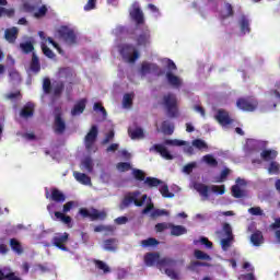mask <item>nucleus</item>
I'll return each instance as SVG.
<instances>
[{
	"label": "nucleus",
	"instance_id": "nucleus-1",
	"mask_svg": "<svg viewBox=\"0 0 280 280\" xmlns=\"http://www.w3.org/2000/svg\"><path fill=\"white\" fill-rule=\"evenodd\" d=\"M144 264L145 266L152 267L156 264V267L160 270L165 269V275L170 277V279L178 280V272L172 268H176V259L164 257L161 258V254L159 253H147L144 255Z\"/></svg>",
	"mask_w": 280,
	"mask_h": 280
},
{
	"label": "nucleus",
	"instance_id": "nucleus-2",
	"mask_svg": "<svg viewBox=\"0 0 280 280\" xmlns=\"http://www.w3.org/2000/svg\"><path fill=\"white\" fill-rule=\"evenodd\" d=\"M139 196H141V192L139 190L128 192L120 203V209H128V207H130L132 202L136 207H143L145 200L148 199V195H143L140 200Z\"/></svg>",
	"mask_w": 280,
	"mask_h": 280
},
{
	"label": "nucleus",
	"instance_id": "nucleus-3",
	"mask_svg": "<svg viewBox=\"0 0 280 280\" xmlns=\"http://www.w3.org/2000/svg\"><path fill=\"white\" fill-rule=\"evenodd\" d=\"M162 104L165 106L170 117H176L178 115V98L176 94L170 92L162 97Z\"/></svg>",
	"mask_w": 280,
	"mask_h": 280
},
{
	"label": "nucleus",
	"instance_id": "nucleus-4",
	"mask_svg": "<svg viewBox=\"0 0 280 280\" xmlns=\"http://www.w3.org/2000/svg\"><path fill=\"white\" fill-rule=\"evenodd\" d=\"M236 107L245 113H255V109L259 107V101L254 96L240 97L236 101Z\"/></svg>",
	"mask_w": 280,
	"mask_h": 280
},
{
	"label": "nucleus",
	"instance_id": "nucleus-5",
	"mask_svg": "<svg viewBox=\"0 0 280 280\" xmlns=\"http://www.w3.org/2000/svg\"><path fill=\"white\" fill-rule=\"evenodd\" d=\"M98 136H100V129L97 128V125H93L84 137L85 150H88L89 152H97V147H95V141H97Z\"/></svg>",
	"mask_w": 280,
	"mask_h": 280
},
{
	"label": "nucleus",
	"instance_id": "nucleus-6",
	"mask_svg": "<svg viewBox=\"0 0 280 280\" xmlns=\"http://www.w3.org/2000/svg\"><path fill=\"white\" fill-rule=\"evenodd\" d=\"M120 55L124 60L130 63H135L139 60V50H137L132 44H125L120 49Z\"/></svg>",
	"mask_w": 280,
	"mask_h": 280
},
{
	"label": "nucleus",
	"instance_id": "nucleus-7",
	"mask_svg": "<svg viewBox=\"0 0 280 280\" xmlns=\"http://www.w3.org/2000/svg\"><path fill=\"white\" fill-rule=\"evenodd\" d=\"M79 213L82 218H90L92 222H95V220H106V211H100L95 208H92V211H89L86 208H81Z\"/></svg>",
	"mask_w": 280,
	"mask_h": 280
},
{
	"label": "nucleus",
	"instance_id": "nucleus-8",
	"mask_svg": "<svg viewBox=\"0 0 280 280\" xmlns=\"http://www.w3.org/2000/svg\"><path fill=\"white\" fill-rule=\"evenodd\" d=\"M59 37L68 45H75L77 36L75 32L68 26H61L58 31Z\"/></svg>",
	"mask_w": 280,
	"mask_h": 280
},
{
	"label": "nucleus",
	"instance_id": "nucleus-9",
	"mask_svg": "<svg viewBox=\"0 0 280 280\" xmlns=\"http://www.w3.org/2000/svg\"><path fill=\"white\" fill-rule=\"evenodd\" d=\"M67 242H69V233L65 232L63 234H57L52 238V246H56L59 250L68 253L69 247H67Z\"/></svg>",
	"mask_w": 280,
	"mask_h": 280
},
{
	"label": "nucleus",
	"instance_id": "nucleus-10",
	"mask_svg": "<svg viewBox=\"0 0 280 280\" xmlns=\"http://www.w3.org/2000/svg\"><path fill=\"white\" fill-rule=\"evenodd\" d=\"M54 130L56 135H63L67 130V124L62 119V114L60 112L55 115Z\"/></svg>",
	"mask_w": 280,
	"mask_h": 280
},
{
	"label": "nucleus",
	"instance_id": "nucleus-11",
	"mask_svg": "<svg viewBox=\"0 0 280 280\" xmlns=\"http://www.w3.org/2000/svg\"><path fill=\"white\" fill-rule=\"evenodd\" d=\"M217 121L220 124V126H231L233 124V119L231 116H229V112L224 109H219L215 115Z\"/></svg>",
	"mask_w": 280,
	"mask_h": 280
},
{
	"label": "nucleus",
	"instance_id": "nucleus-12",
	"mask_svg": "<svg viewBox=\"0 0 280 280\" xmlns=\"http://www.w3.org/2000/svg\"><path fill=\"white\" fill-rule=\"evenodd\" d=\"M152 150H154V152H158V154H160L162 159H165L166 161H172L174 159V155H172V153H170L167 148H165V145L163 144H154L150 149V152H152Z\"/></svg>",
	"mask_w": 280,
	"mask_h": 280
},
{
	"label": "nucleus",
	"instance_id": "nucleus-13",
	"mask_svg": "<svg viewBox=\"0 0 280 280\" xmlns=\"http://www.w3.org/2000/svg\"><path fill=\"white\" fill-rule=\"evenodd\" d=\"M150 30L145 28L140 35L137 36L136 43L138 47H148L150 45Z\"/></svg>",
	"mask_w": 280,
	"mask_h": 280
},
{
	"label": "nucleus",
	"instance_id": "nucleus-14",
	"mask_svg": "<svg viewBox=\"0 0 280 280\" xmlns=\"http://www.w3.org/2000/svg\"><path fill=\"white\" fill-rule=\"evenodd\" d=\"M103 248L107 253H117V249L119 248V240L117 238H107L103 242Z\"/></svg>",
	"mask_w": 280,
	"mask_h": 280
},
{
	"label": "nucleus",
	"instance_id": "nucleus-15",
	"mask_svg": "<svg viewBox=\"0 0 280 280\" xmlns=\"http://www.w3.org/2000/svg\"><path fill=\"white\" fill-rule=\"evenodd\" d=\"M166 80L173 89H180L183 86V79L178 75L174 74V72L167 71L166 72Z\"/></svg>",
	"mask_w": 280,
	"mask_h": 280
},
{
	"label": "nucleus",
	"instance_id": "nucleus-16",
	"mask_svg": "<svg viewBox=\"0 0 280 280\" xmlns=\"http://www.w3.org/2000/svg\"><path fill=\"white\" fill-rule=\"evenodd\" d=\"M130 16L132 20H135L136 25H143V23H145L143 11L139 7H136L130 11Z\"/></svg>",
	"mask_w": 280,
	"mask_h": 280
},
{
	"label": "nucleus",
	"instance_id": "nucleus-17",
	"mask_svg": "<svg viewBox=\"0 0 280 280\" xmlns=\"http://www.w3.org/2000/svg\"><path fill=\"white\" fill-rule=\"evenodd\" d=\"M34 103H26L20 112V117H22L23 119H30V117H34Z\"/></svg>",
	"mask_w": 280,
	"mask_h": 280
},
{
	"label": "nucleus",
	"instance_id": "nucleus-18",
	"mask_svg": "<svg viewBox=\"0 0 280 280\" xmlns=\"http://www.w3.org/2000/svg\"><path fill=\"white\" fill-rule=\"evenodd\" d=\"M86 109V98L80 100L77 104H74L73 108L71 109V115L75 117V115H82Z\"/></svg>",
	"mask_w": 280,
	"mask_h": 280
},
{
	"label": "nucleus",
	"instance_id": "nucleus-19",
	"mask_svg": "<svg viewBox=\"0 0 280 280\" xmlns=\"http://www.w3.org/2000/svg\"><path fill=\"white\" fill-rule=\"evenodd\" d=\"M19 37V28L12 27L7 28L4 32V38L8 43L14 44L16 43V38Z\"/></svg>",
	"mask_w": 280,
	"mask_h": 280
},
{
	"label": "nucleus",
	"instance_id": "nucleus-20",
	"mask_svg": "<svg viewBox=\"0 0 280 280\" xmlns=\"http://www.w3.org/2000/svg\"><path fill=\"white\" fill-rule=\"evenodd\" d=\"M278 155H279V152L272 149H265L260 153V156L265 162H268V161L272 162L275 161V159H277Z\"/></svg>",
	"mask_w": 280,
	"mask_h": 280
},
{
	"label": "nucleus",
	"instance_id": "nucleus-21",
	"mask_svg": "<svg viewBox=\"0 0 280 280\" xmlns=\"http://www.w3.org/2000/svg\"><path fill=\"white\" fill-rule=\"evenodd\" d=\"M265 238H264V233L259 230H256L252 235H250V243L253 246H261L264 244Z\"/></svg>",
	"mask_w": 280,
	"mask_h": 280
},
{
	"label": "nucleus",
	"instance_id": "nucleus-22",
	"mask_svg": "<svg viewBox=\"0 0 280 280\" xmlns=\"http://www.w3.org/2000/svg\"><path fill=\"white\" fill-rule=\"evenodd\" d=\"M159 71V65L156 63H150L148 61H144L141 63L140 73L141 75H148L150 71Z\"/></svg>",
	"mask_w": 280,
	"mask_h": 280
},
{
	"label": "nucleus",
	"instance_id": "nucleus-23",
	"mask_svg": "<svg viewBox=\"0 0 280 280\" xmlns=\"http://www.w3.org/2000/svg\"><path fill=\"white\" fill-rule=\"evenodd\" d=\"M30 69H31V71H33V73L40 72V59H38V55H36V52L32 54Z\"/></svg>",
	"mask_w": 280,
	"mask_h": 280
},
{
	"label": "nucleus",
	"instance_id": "nucleus-24",
	"mask_svg": "<svg viewBox=\"0 0 280 280\" xmlns=\"http://www.w3.org/2000/svg\"><path fill=\"white\" fill-rule=\"evenodd\" d=\"M50 200H52L54 202H65V200H67V197L58 188H52Z\"/></svg>",
	"mask_w": 280,
	"mask_h": 280
},
{
	"label": "nucleus",
	"instance_id": "nucleus-25",
	"mask_svg": "<svg viewBox=\"0 0 280 280\" xmlns=\"http://www.w3.org/2000/svg\"><path fill=\"white\" fill-rule=\"evenodd\" d=\"M73 176L81 185H91V177L85 173L73 172Z\"/></svg>",
	"mask_w": 280,
	"mask_h": 280
},
{
	"label": "nucleus",
	"instance_id": "nucleus-26",
	"mask_svg": "<svg viewBox=\"0 0 280 280\" xmlns=\"http://www.w3.org/2000/svg\"><path fill=\"white\" fill-rule=\"evenodd\" d=\"M93 264L95 265V268H97V270H102L104 275H108V272H110V267H108L104 260L94 259Z\"/></svg>",
	"mask_w": 280,
	"mask_h": 280
},
{
	"label": "nucleus",
	"instance_id": "nucleus-27",
	"mask_svg": "<svg viewBox=\"0 0 280 280\" xmlns=\"http://www.w3.org/2000/svg\"><path fill=\"white\" fill-rule=\"evenodd\" d=\"M10 246L13 253H16L18 255H23V246L21 245V242H19L16 238L10 240Z\"/></svg>",
	"mask_w": 280,
	"mask_h": 280
},
{
	"label": "nucleus",
	"instance_id": "nucleus-28",
	"mask_svg": "<svg viewBox=\"0 0 280 280\" xmlns=\"http://www.w3.org/2000/svg\"><path fill=\"white\" fill-rule=\"evenodd\" d=\"M163 135H174V124L170 122L168 120H164L161 125Z\"/></svg>",
	"mask_w": 280,
	"mask_h": 280
},
{
	"label": "nucleus",
	"instance_id": "nucleus-29",
	"mask_svg": "<svg viewBox=\"0 0 280 280\" xmlns=\"http://www.w3.org/2000/svg\"><path fill=\"white\" fill-rule=\"evenodd\" d=\"M187 233V229L183 225H172L171 226V235L175 237H179V235H185Z\"/></svg>",
	"mask_w": 280,
	"mask_h": 280
},
{
	"label": "nucleus",
	"instance_id": "nucleus-30",
	"mask_svg": "<svg viewBox=\"0 0 280 280\" xmlns=\"http://www.w3.org/2000/svg\"><path fill=\"white\" fill-rule=\"evenodd\" d=\"M240 25H241V32L243 34H250V22L246 19L245 15L241 18Z\"/></svg>",
	"mask_w": 280,
	"mask_h": 280
},
{
	"label": "nucleus",
	"instance_id": "nucleus-31",
	"mask_svg": "<svg viewBox=\"0 0 280 280\" xmlns=\"http://www.w3.org/2000/svg\"><path fill=\"white\" fill-rule=\"evenodd\" d=\"M140 246H142V248H150L151 246H159V241L154 237H149L147 240H142L140 242Z\"/></svg>",
	"mask_w": 280,
	"mask_h": 280
},
{
	"label": "nucleus",
	"instance_id": "nucleus-32",
	"mask_svg": "<svg viewBox=\"0 0 280 280\" xmlns=\"http://www.w3.org/2000/svg\"><path fill=\"white\" fill-rule=\"evenodd\" d=\"M195 188L198 194H200V196H202L203 198H209V186L205 184H197Z\"/></svg>",
	"mask_w": 280,
	"mask_h": 280
},
{
	"label": "nucleus",
	"instance_id": "nucleus-33",
	"mask_svg": "<svg viewBox=\"0 0 280 280\" xmlns=\"http://www.w3.org/2000/svg\"><path fill=\"white\" fill-rule=\"evenodd\" d=\"M144 185H148V187H159V185H163V180L156 177H147L144 179Z\"/></svg>",
	"mask_w": 280,
	"mask_h": 280
},
{
	"label": "nucleus",
	"instance_id": "nucleus-34",
	"mask_svg": "<svg viewBox=\"0 0 280 280\" xmlns=\"http://www.w3.org/2000/svg\"><path fill=\"white\" fill-rule=\"evenodd\" d=\"M192 148L197 150H209V144L202 139H195L192 140Z\"/></svg>",
	"mask_w": 280,
	"mask_h": 280
},
{
	"label": "nucleus",
	"instance_id": "nucleus-35",
	"mask_svg": "<svg viewBox=\"0 0 280 280\" xmlns=\"http://www.w3.org/2000/svg\"><path fill=\"white\" fill-rule=\"evenodd\" d=\"M268 174H280V164L277 161H271L268 167Z\"/></svg>",
	"mask_w": 280,
	"mask_h": 280
},
{
	"label": "nucleus",
	"instance_id": "nucleus-36",
	"mask_svg": "<svg viewBox=\"0 0 280 280\" xmlns=\"http://www.w3.org/2000/svg\"><path fill=\"white\" fill-rule=\"evenodd\" d=\"M132 176L136 180H139L140 183L145 182V172L139 170V168H132Z\"/></svg>",
	"mask_w": 280,
	"mask_h": 280
},
{
	"label": "nucleus",
	"instance_id": "nucleus-37",
	"mask_svg": "<svg viewBox=\"0 0 280 280\" xmlns=\"http://www.w3.org/2000/svg\"><path fill=\"white\" fill-rule=\"evenodd\" d=\"M194 256L196 257V259H201L203 261H211V256H209V254L200 249H195Z\"/></svg>",
	"mask_w": 280,
	"mask_h": 280
},
{
	"label": "nucleus",
	"instance_id": "nucleus-38",
	"mask_svg": "<svg viewBox=\"0 0 280 280\" xmlns=\"http://www.w3.org/2000/svg\"><path fill=\"white\" fill-rule=\"evenodd\" d=\"M20 49H22L23 54H32L34 51V44L32 42L21 43Z\"/></svg>",
	"mask_w": 280,
	"mask_h": 280
},
{
	"label": "nucleus",
	"instance_id": "nucleus-39",
	"mask_svg": "<svg viewBox=\"0 0 280 280\" xmlns=\"http://www.w3.org/2000/svg\"><path fill=\"white\" fill-rule=\"evenodd\" d=\"M164 145H174V147L180 148L182 145H187V141L178 140V139H174V140L166 139L164 141Z\"/></svg>",
	"mask_w": 280,
	"mask_h": 280
},
{
	"label": "nucleus",
	"instance_id": "nucleus-40",
	"mask_svg": "<svg viewBox=\"0 0 280 280\" xmlns=\"http://www.w3.org/2000/svg\"><path fill=\"white\" fill-rule=\"evenodd\" d=\"M202 160L205 161V163H207V165H209L210 167H218V160H215V158H213V155L211 154H207L202 158Z\"/></svg>",
	"mask_w": 280,
	"mask_h": 280
},
{
	"label": "nucleus",
	"instance_id": "nucleus-41",
	"mask_svg": "<svg viewBox=\"0 0 280 280\" xmlns=\"http://www.w3.org/2000/svg\"><path fill=\"white\" fill-rule=\"evenodd\" d=\"M42 51L44 56H46V58H49L50 60H54V58H56V54H54V50L47 47V45L45 44H42Z\"/></svg>",
	"mask_w": 280,
	"mask_h": 280
},
{
	"label": "nucleus",
	"instance_id": "nucleus-42",
	"mask_svg": "<svg viewBox=\"0 0 280 280\" xmlns=\"http://www.w3.org/2000/svg\"><path fill=\"white\" fill-rule=\"evenodd\" d=\"M130 139H142L143 137V129L136 128L135 130H128Z\"/></svg>",
	"mask_w": 280,
	"mask_h": 280
},
{
	"label": "nucleus",
	"instance_id": "nucleus-43",
	"mask_svg": "<svg viewBox=\"0 0 280 280\" xmlns=\"http://www.w3.org/2000/svg\"><path fill=\"white\" fill-rule=\"evenodd\" d=\"M116 168L118 170V172H130V170H132V165L130 164V162H119L116 165Z\"/></svg>",
	"mask_w": 280,
	"mask_h": 280
},
{
	"label": "nucleus",
	"instance_id": "nucleus-44",
	"mask_svg": "<svg viewBox=\"0 0 280 280\" xmlns=\"http://www.w3.org/2000/svg\"><path fill=\"white\" fill-rule=\"evenodd\" d=\"M55 218H57L58 220H60L61 222H63V224H71V217L66 215L62 212L56 211L55 212Z\"/></svg>",
	"mask_w": 280,
	"mask_h": 280
},
{
	"label": "nucleus",
	"instance_id": "nucleus-45",
	"mask_svg": "<svg viewBox=\"0 0 280 280\" xmlns=\"http://www.w3.org/2000/svg\"><path fill=\"white\" fill-rule=\"evenodd\" d=\"M160 194H162L163 198H174V194L170 192V187L167 184L160 187Z\"/></svg>",
	"mask_w": 280,
	"mask_h": 280
},
{
	"label": "nucleus",
	"instance_id": "nucleus-46",
	"mask_svg": "<svg viewBox=\"0 0 280 280\" xmlns=\"http://www.w3.org/2000/svg\"><path fill=\"white\" fill-rule=\"evenodd\" d=\"M232 196L233 198H244V190L240 188V185L232 186Z\"/></svg>",
	"mask_w": 280,
	"mask_h": 280
},
{
	"label": "nucleus",
	"instance_id": "nucleus-47",
	"mask_svg": "<svg viewBox=\"0 0 280 280\" xmlns=\"http://www.w3.org/2000/svg\"><path fill=\"white\" fill-rule=\"evenodd\" d=\"M62 91H65V83L58 82L54 88V96L60 97V95H62Z\"/></svg>",
	"mask_w": 280,
	"mask_h": 280
},
{
	"label": "nucleus",
	"instance_id": "nucleus-48",
	"mask_svg": "<svg viewBox=\"0 0 280 280\" xmlns=\"http://www.w3.org/2000/svg\"><path fill=\"white\" fill-rule=\"evenodd\" d=\"M210 189L211 191H213V194H219V196H224L226 191V187L224 185H221V186L212 185Z\"/></svg>",
	"mask_w": 280,
	"mask_h": 280
},
{
	"label": "nucleus",
	"instance_id": "nucleus-49",
	"mask_svg": "<svg viewBox=\"0 0 280 280\" xmlns=\"http://www.w3.org/2000/svg\"><path fill=\"white\" fill-rule=\"evenodd\" d=\"M225 10H226L228 14L221 15L222 21H224L225 19H229L231 16H234V14H235V11H233V5L229 2L225 3Z\"/></svg>",
	"mask_w": 280,
	"mask_h": 280
},
{
	"label": "nucleus",
	"instance_id": "nucleus-50",
	"mask_svg": "<svg viewBox=\"0 0 280 280\" xmlns=\"http://www.w3.org/2000/svg\"><path fill=\"white\" fill-rule=\"evenodd\" d=\"M82 165L83 167H85V170L91 174L93 172V159L91 158H85L82 161Z\"/></svg>",
	"mask_w": 280,
	"mask_h": 280
},
{
	"label": "nucleus",
	"instance_id": "nucleus-51",
	"mask_svg": "<svg viewBox=\"0 0 280 280\" xmlns=\"http://www.w3.org/2000/svg\"><path fill=\"white\" fill-rule=\"evenodd\" d=\"M231 242H233V236H228L226 238L221 240L222 249L229 250V248H231Z\"/></svg>",
	"mask_w": 280,
	"mask_h": 280
},
{
	"label": "nucleus",
	"instance_id": "nucleus-52",
	"mask_svg": "<svg viewBox=\"0 0 280 280\" xmlns=\"http://www.w3.org/2000/svg\"><path fill=\"white\" fill-rule=\"evenodd\" d=\"M43 90L46 95H49V93H51V80H49V78L44 79Z\"/></svg>",
	"mask_w": 280,
	"mask_h": 280
},
{
	"label": "nucleus",
	"instance_id": "nucleus-53",
	"mask_svg": "<svg viewBox=\"0 0 280 280\" xmlns=\"http://www.w3.org/2000/svg\"><path fill=\"white\" fill-rule=\"evenodd\" d=\"M229 174H231V170H230V168H224V170L221 172L220 176L217 177V183H224V180H225L226 178H229Z\"/></svg>",
	"mask_w": 280,
	"mask_h": 280
},
{
	"label": "nucleus",
	"instance_id": "nucleus-54",
	"mask_svg": "<svg viewBox=\"0 0 280 280\" xmlns=\"http://www.w3.org/2000/svg\"><path fill=\"white\" fill-rule=\"evenodd\" d=\"M122 106L125 108H130V106H132V95H130L128 93L124 95Z\"/></svg>",
	"mask_w": 280,
	"mask_h": 280
},
{
	"label": "nucleus",
	"instance_id": "nucleus-55",
	"mask_svg": "<svg viewBox=\"0 0 280 280\" xmlns=\"http://www.w3.org/2000/svg\"><path fill=\"white\" fill-rule=\"evenodd\" d=\"M115 139V131L110 130L108 133H106L105 138L102 141L103 145H106L107 143H110Z\"/></svg>",
	"mask_w": 280,
	"mask_h": 280
},
{
	"label": "nucleus",
	"instance_id": "nucleus-56",
	"mask_svg": "<svg viewBox=\"0 0 280 280\" xmlns=\"http://www.w3.org/2000/svg\"><path fill=\"white\" fill-rule=\"evenodd\" d=\"M161 215H168L167 210L155 209L151 212V218H161Z\"/></svg>",
	"mask_w": 280,
	"mask_h": 280
},
{
	"label": "nucleus",
	"instance_id": "nucleus-57",
	"mask_svg": "<svg viewBox=\"0 0 280 280\" xmlns=\"http://www.w3.org/2000/svg\"><path fill=\"white\" fill-rule=\"evenodd\" d=\"M248 213L252 215H264V210L260 207H252L248 209Z\"/></svg>",
	"mask_w": 280,
	"mask_h": 280
},
{
	"label": "nucleus",
	"instance_id": "nucleus-58",
	"mask_svg": "<svg viewBox=\"0 0 280 280\" xmlns=\"http://www.w3.org/2000/svg\"><path fill=\"white\" fill-rule=\"evenodd\" d=\"M97 0H89L88 3L84 5L85 12H90V10H95Z\"/></svg>",
	"mask_w": 280,
	"mask_h": 280
},
{
	"label": "nucleus",
	"instance_id": "nucleus-59",
	"mask_svg": "<svg viewBox=\"0 0 280 280\" xmlns=\"http://www.w3.org/2000/svg\"><path fill=\"white\" fill-rule=\"evenodd\" d=\"M200 244H202L203 246H206V248H213V243L211 241H209L208 237L201 236V238L199 240Z\"/></svg>",
	"mask_w": 280,
	"mask_h": 280
},
{
	"label": "nucleus",
	"instance_id": "nucleus-60",
	"mask_svg": "<svg viewBox=\"0 0 280 280\" xmlns=\"http://www.w3.org/2000/svg\"><path fill=\"white\" fill-rule=\"evenodd\" d=\"M166 69L172 73V71H177L178 67H176V63L172 59L166 60Z\"/></svg>",
	"mask_w": 280,
	"mask_h": 280
},
{
	"label": "nucleus",
	"instance_id": "nucleus-61",
	"mask_svg": "<svg viewBox=\"0 0 280 280\" xmlns=\"http://www.w3.org/2000/svg\"><path fill=\"white\" fill-rule=\"evenodd\" d=\"M223 231L228 237H233V229L231 228V224L224 223L223 224Z\"/></svg>",
	"mask_w": 280,
	"mask_h": 280
},
{
	"label": "nucleus",
	"instance_id": "nucleus-62",
	"mask_svg": "<svg viewBox=\"0 0 280 280\" xmlns=\"http://www.w3.org/2000/svg\"><path fill=\"white\" fill-rule=\"evenodd\" d=\"M47 42L52 45V47H55V49H57V51L59 54H62V48L60 47V45H58V43H56V40H54V38L51 37H47Z\"/></svg>",
	"mask_w": 280,
	"mask_h": 280
},
{
	"label": "nucleus",
	"instance_id": "nucleus-63",
	"mask_svg": "<svg viewBox=\"0 0 280 280\" xmlns=\"http://www.w3.org/2000/svg\"><path fill=\"white\" fill-rule=\"evenodd\" d=\"M93 108L96 113L100 112L102 115L106 116V108L102 106V103H94Z\"/></svg>",
	"mask_w": 280,
	"mask_h": 280
},
{
	"label": "nucleus",
	"instance_id": "nucleus-64",
	"mask_svg": "<svg viewBox=\"0 0 280 280\" xmlns=\"http://www.w3.org/2000/svg\"><path fill=\"white\" fill-rule=\"evenodd\" d=\"M194 167H196V162H191L189 164H186L184 166L185 174H191V172H194Z\"/></svg>",
	"mask_w": 280,
	"mask_h": 280
}]
</instances>
